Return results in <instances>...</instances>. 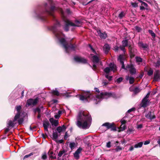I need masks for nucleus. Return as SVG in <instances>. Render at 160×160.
<instances>
[{
    "label": "nucleus",
    "instance_id": "nucleus-52",
    "mask_svg": "<svg viewBox=\"0 0 160 160\" xmlns=\"http://www.w3.org/2000/svg\"><path fill=\"white\" fill-rule=\"evenodd\" d=\"M150 92H148L143 98L146 99H148V98L150 96Z\"/></svg>",
    "mask_w": 160,
    "mask_h": 160
},
{
    "label": "nucleus",
    "instance_id": "nucleus-8",
    "mask_svg": "<svg viewBox=\"0 0 160 160\" xmlns=\"http://www.w3.org/2000/svg\"><path fill=\"white\" fill-rule=\"evenodd\" d=\"M112 94L111 93L103 92H101L100 94L96 96V98L98 99L107 98L111 97Z\"/></svg>",
    "mask_w": 160,
    "mask_h": 160
},
{
    "label": "nucleus",
    "instance_id": "nucleus-36",
    "mask_svg": "<svg viewBox=\"0 0 160 160\" xmlns=\"http://www.w3.org/2000/svg\"><path fill=\"white\" fill-rule=\"evenodd\" d=\"M34 111L35 113L37 112L38 114H40L41 113V110L40 108L38 107H37L34 109Z\"/></svg>",
    "mask_w": 160,
    "mask_h": 160
},
{
    "label": "nucleus",
    "instance_id": "nucleus-13",
    "mask_svg": "<svg viewBox=\"0 0 160 160\" xmlns=\"http://www.w3.org/2000/svg\"><path fill=\"white\" fill-rule=\"evenodd\" d=\"M145 117L151 120L155 119L156 118V116L154 115L153 112L151 111L149 112L147 114L145 115Z\"/></svg>",
    "mask_w": 160,
    "mask_h": 160
},
{
    "label": "nucleus",
    "instance_id": "nucleus-58",
    "mask_svg": "<svg viewBox=\"0 0 160 160\" xmlns=\"http://www.w3.org/2000/svg\"><path fill=\"white\" fill-rule=\"evenodd\" d=\"M141 5L142 6H145L146 8H147L148 6V4L144 2H142V3L141 4Z\"/></svg>",
    "mask_w": 160,
    "mask_h": 160
},
{
    "label": "nucleus",
    "instance_id": "nucleus-53",
    "mask_svg": "<svg viewBox=\"0 0 160 160\" xmlns=\"http://www.w3.org/2000/svg\"><path fill=\"white\" fill-rule=\"evenodd\" d=\"M150 92H148L143 98L146 99H148V98L150 96Z\"/></svg>",
    "mask_w": 160,
    "mask_h": 160
},
{
    "label": "nucleus",
    "instance_id": "nucleus-45",
    "mask_svg": "<svg viewBox=\"0 0 160 160\" xmlns=\"http://www.w3.org/2000/svg\"><path fill=\"white\" fill-rule=\"evenodd\" d=\"M14 122L12 121H10L8 123V125L9 126L11 127H13L14 126Z\"/></svg>",
    "mask_w": 160,
    "mask_h": 160
},
{
    "label": "nucleus",
    "instance_id": "nucleus-61",
    "mask_svg": "<svg viewBox=\"0 0 160 160\" xmlns=\"http://www.w3.org/2000/svg\"><path fill=\"white\" fill-rule=\"evenodd\" d=\"M121 122L122 125L125 124L127 122L126 121L124 120H121Z\"/></svg>",
    "mask_w": 160,
    "mask_h": 160
},
{
    "label": "nucleus",
    "instance_id": "nucleus-7",
    "mask_svg": "<svg viewBox=\"0 0 160 160\" xmlns=\"http://www.w3.org/2000/svg\"><path fill=\"white\" fill-rule=\"evenodd\" d=\"M79 99L82 101L86 100L87 102H89L88 99L90 98L92 95L90 92L84 93L83 95H79Z\"/></svg>",
    "mask_w": 160,
    "mask_h": 160
},
{
    "label": "nucleus",
    "instance_id": "nucleus-9",
    "mask_svg": "<svg viewBox=\"0 0 160 160\" xmlns=\"http://www.w3.org/2000/svg\"><path fill=\"white\" fill-rule=\"evenodd\" d=\"M66 24L65 25L64 29L66 31H68L69 30V26H70L74 27H79V25L75 24V23L70 22L69 20H67L65 21Z\"/></svg>",
    "mask_w": 160,
    "mask_h": 160
},
{
    "label": "nucleus",
    "instance_id": "nucleus-37",
    "mask_svg": "<svg viewBox=\"0 0 160 160\" xmlns=\"http://www.w3.org/2000/svg\"><path fill=\"white\" fill-rule=\"evenodd\" d=\"M34 153V152H31L30 153H29V154L28 155H26L24 157H23V159L24 160L25 159H26V158H28V157H29L32 156V155H33V154Z\"/></svg>",
    "mask_w": 160,
    "mask_h": 160
},
{
    "label": "nucleus",
    "instance_id": "nucleus-31",
    "mask_svg": "<svg viewBox=\"0 0 160 160\" xmlns=\"http://www.w3.org/2000/svg\"><path fill=\"white\" fill-rule=\"evenodd\" d=\"M66 152V151H65V150H60L58 154V156L59 157H61L62 156V155L64 153H65V152Z\"/></svg>",
    "mask_w": 160,
    "mask_h": 160
},
{
    "label": "nucleus",
    "instance_id": "nucleus-10",
    "mask_svg": "<svg viewBox=\"0 0 160 160\" xmlns=\"http://www.w3.org/2000/svg\"><path fill=\"white\" fill-rule=\"evenodd\" d=\"M74 60L76 62L82 64H86L88 62L87 59L81 57H75L74 58Z\"/></svg>",
    "mask_w": 160,
    "mask_h": 160
},
{
    "label": "nucleus",
    "instance_id": "nucleus-12",
    "mask_svg": "<svg viewBox=\"0 0 160 160\" xmlns=\"http://www.w3.org/2000/svg\"><path fill=\"white\" fill-rule=\"evenodd\" d=\"M153 79L156 82L158 81L160 79V71L159 70H156L154 72Z\"/></svg>",
    "mask_w": 160,
    "mask_h": 160
},
{
    "label": "nucleus",
    "instance_id": "nucleus-18",
    "mask_svg": "<svg viewBox=\"0 0 160 160\" xmlns=\"http://www.w3.org/2000/svg\"><path fill=\"white\" fill-rule=\"evenodd\" d=\"M103 48L105 53L107 54L108 53L110 48L108 44H105L103 46Z\"/></svg>",
    "mask_w": 160,
    "mask_h": 160
},
{
    "label": "nucleus",
    "instance_id": "nucleus-2",
    "mask_svg": "<svg viewBox=\"0 0 160 160\" xmlns=\"http://www.w3.org/2000/svg\"><path fill=\"white\" fill-rule=\"evenodd\" d=\"M45 11H43L40 14L38 15V17L39 18L43 21H47V17L44 15L45 14H48L51 16L53 20L56 21V25L52 27L53 30H55L56 26H60L59 22L58 21L55 19V16L54 15L53 12L55 9L56 8L54 6H51L49 8V7L48 6V4L47 3L44 4Z\"/></svg>",
    "mask_w": 160,
    "mask_h": 160
},
{
    "label": "nucleus",
    "instance_id": "nucleus-60",
    "mask_svg": "<svg viewBox=\"0 0 160 160\" xmlns=\"http://www.w3.org/2000/svg\"><path fill=\"white\" fill-rule=\"evenodd\" d=\"M68 135L67 132H66L65 133L64 136V139L65 140H66L67 139V138L68 137Z\"/></svg>",
    "mask_w": 160,
    "mask_h": 160
},
{
    "label": "nucleus",
    "instance_id": "nucleus-39",
    "mask_svg": "<svg viewBox=\"0 0 160 160\" xmlns=\"http://www.w3.org/2000/svg\"><path fill=\"white\" fill-rule=\"evenodd\" d=\"M69 146L71 149L72 150L74 148V146H75V143L74 142H71L69 144Z\"/></svg>",
    "mask_w": 160,
    "mask_h": 160
},
{
    "label": "nucleus",
    "instance_id": "nucleus-24",
    "mask_svg": "<svg viewBox=\"0 0 160 160\" xmlns=\"http://www.w3.org/2000/svg\"><path fill=\"white\" fill-rule=\"evenodd\" d=\"M20 114L21 113H17L16 114L13 120V122H15L18 119H19Z\"/></svg>",
    "mask_w": 160,
    "mask_h": 160
},
{
    "label": "nucleus",
    "instance_id": "nucleus-38",
    "mask_svg": "<svg viewBox=\"0 0 160 160\" xmlns=\"http://www.w3.org/2000/svg\"><path fill=\"white\" fill-rule=\"evenodd\" d=\"M135 29L138 32H140L142 30V28L138 26H136L135 27Z\"/></svg>",
    "mask_w": 160,
    "mask_h": 160
},
{
    "label": "nucleus",
    "instance_id": "nucleus-25",
    "mask_svg": "<svg viewBox=\"0 0 160 160\" xmlns=\"http://www.w3.org/2000/svg\"><path fill=\"white\" fill-rule=\"evenodd\" d=\"M52 93L53 95H56V96H59L60 93L57 90H53L52 91Z\"/></svg>",
    "mask_w": 160,
    "mask_h": 160
},
{
    "label": "nucleus",
    "instance_id": "nucleus-20",
    "mask_svg": "<svg viewBox=\"0 0 160 160\" xmlns=\"http://www.w3.org/2000/svg\"><path fill=\"white\" fill-rule=\"evenodd\" d=\"M92 61L93 63H98L99 62V59L97 56L94 55L92 57Z\"/></svg>",
    "mask_w": 160,
    "mask_h": 160
},
{
    "label": "nucleus",
    "instance_id": "nucleus-62",
    "mask_svg": "<svg viewBox=\"0 0 160 160\" xmlns=\"http://www.w3.org/2000/svg\"><path fill=\"white\" fill-rule=\"evenodd\" d=\"M134 131L133 128H128V130H127L128 132H129L130 133Z\"/></svg>",
    "mask_w": 160,
    "mask_h": 160
},
{
    "label": "nucleus",
    "instance_id": "nucleus-48",
    "mask_svg": "<svg viewBox=\"0 0 160 160\" xmlns=\"http://www.w3.org/2000/svg\"><path fill=\"white\" fill-rule=\"evenodd\" d=\"M138 3L132 2L131 5L133 7L136 8L138 6Z\"/></svg>",
    "mask_w": 160,
    "mask_h": 160
},
{
    "label": "nucleus",
    "instance_id": "nucleus-14",
    "mask_svg": "<svg viewBox=\"0 0 160 160\" xmlns=\"http://www.w3.org/2000/svg\"><path fill=\"white\" fill-rule=\"evenodd\" d=\"M82 148L79 147L74 153V156L76 159H78L79 158V154L81 152Z\"/></svg>",
    "mask_w": 160,
    "mask_h": 160
},
{
    "label": "nucleus",
    "instance_id": "nucleus-44",
    "mask_svg": "<svg viewBox=\"0 0 160 160\" xmlns=\"http://www.w3.org/2000/svg\"><path fill=\"white\" fill-rule=\"evenodd\" d=\"M153 72L152 69H150L148 72V75L149 76H151L153 73Z\"/></svg>",
    "mask_w": 160,
    "mask_h": 160
},
{
    "label": "nucleus",
    "instance_id": "nucleus-41",
    "mask_svg": "<svg viewBox=\"0 0 160 160\" xmlns=\"http://www.w3.org/2000/svg\"><path fill=\"white\" fill-rule=\"evenodd\" d=\"M24 121L23 118H21L18 120V123L19 125L22 124Z\"/></svg>",
    "mask_w": 160,
    "mask_h": 160
},
{
    "label": "nucleus",
    "instance_id": "nucleus-3",
    "mask_svg": "<svg viewBox=\"0 0 160 160\" xmlns=\"http://www.w3.org/2000/svg\"><path fill=\"white\" fill-rule=\"evenodd\" d=\"M77 47V46L75 43L72 44L70 41L69 42H67L66 45L65 46L64 48L65 49L66 52L69 53V49L75 51Z\"/></svg>",
    "mask_w": 160,
    "mask_h": 160
},
{
    "label": "nucleus",
    "instance_id": "nucleus-51",
    "mask_svg": "<svg viewBox=\"0 0 160 160\" xmlns=\"http://www.w3.org/2000/svg\"><path fill=\"white\" fill-rule=\"evenodd\" d=\"M53 125H54L55 126H57L59 123L58 122V120H55L54 121V122L53 123Z\"/></svg>",
    "mask_w": 160,
    "mask_h": 160
},
{
    "label": "nucleus",
    "instance_id": "nucleus-42",
    "mask_svg": "<svg viewBox=\"0 0 160 160\" xmlns=\"http://www.w3.org/2000/svg\"><path fill=\"white\" fill-rule=\"evenodd\" d=\"M57 130L58 133H60L63 131L62 128L61 126L58 127L57 128Z\"/></svg>",
    "mask_w": 160,
    "mask_h": 160
},
{
    "label": "nucleus",
    "instance_id": "nucleus-49",
    "mask_svg": "<svg viewBox=\"0 0 160 160\" xmlns=\"http://www.w3.org/2000/svg\"><path fill=\"white\" fill-rule=\"evenodd\" d=\"M125 47L122 46L121 45L119 46V48L121 49V50L123 51V52H125Z\"/></svg>",
    "mask_w": 160,
    "mask_h": 160
},
{
    "label": "nucleus",
    "instance_id": "nucleus-26",
    "mask_svg": "<svg viewBox=\"0 0 160 160\" xmlns=\"http://www.w3.org/2000/svg\"><path fill=\"white\" fill-rule=\"evenodd\" d=\"M52 137L54 140H56L58 137V135L56 132H53Z\"/></svg>",
    "mask_w": 160,
    "mask_h": 160
},
{
    "label": "nucleus",
    "instance_id": "nucleus-34",
    "mask_svg": "<svg viewBox=\"0 0 160 160\" xmlns=\"http://www.w3.org/2000/svg\"><path fill=\"white\" fill-rule=\"evenodd\" d=\"M122 126V125H121L119 132L123 131L126 129V127L125 125H123Z\"/></svg>",
    "mask_w": 160,
    "mask_h": 160
},
{
    "label": "nucleus",
    "instance_id": "nucleus-56",
    "mask_svg": "<svg viewBox=\"0 0 160 160\" xmlns=\"http://www.w3.org/2000/svg\"><path fill=\"white\" fill-rule=\"evenodd\" d=\"M75 22L76 23L75 24H77L78 25V24H79L81 23V22L80 21H79L78 20H76L75 21Z\"/></svg>",
    "mask_w": 160,
    "mask_h": 160
},
{
    "label": "nucleus",
    "instance_id": "nucleus-47",
    "mask_svg": "<svg viewBox=\"0 0 160 160\" xmlns=\"http://www.w3.org/2000/svg\"><path fill=\"white\" fill-rule=\"evenodd\" d=\"M123 80V78L122 77H120L118 78L116 80V82L117 83H119L121 82Z\"/></svg>",
    "mask_w": 160,
    "mask_h": 160
},
{
    "label": "nucleus",
    "instance_id": "nucleus-43",
    "mask_svg": "<svg viewBox=\"0 0 160 160\" xmlns=\"http://www.w3.org/2000/svg\"><path fill=\"white\" fill-rule=\"evenodd\" d=\"M16 108L18 112V113H21L20 110L22 108L21 106H16Z\"/></svg>",
    "mask_w": 160,
    "mask_h": 160
},
{
    "label": "nucleus",
    "instance_id": "nucleus-54",
    "mask_svg": "<svg viewBox=\"0 0 160 160\" xmlns=\"http://www.w3.org/2000/svg\"><path fill=\"white\" fill-rule=\"evenodd\" d=\"M105 77L106 78L108 79L109 81H110L112 80V76H109L108 75H107L105 76Z\"/></svg>",
    "mask_w": 160,
    "mask_h": 160
},
{
    "label": "nucleus",
    "instance_id": "nucleus-28",
    "mask_svg": "<svg viewBox=\"0 0 160 160\" xmlns=\"http://www.w3.org/2000/svg\"><path fill=\"white\" fill-rule=\"evenodd\" d=\"M135 59L137 62H142V59L139 57H136Z\"/></svg>",
    "mask_w": 160,
    "mask_h": 160
},
{
    "label": "nucleus",
    "instance_id": "nucleus-17",
    "mask_svg": "<svg viewBox=\"0 0 160 160\" xmlns=\"http://www.w3.org/2000/svg\"><path fill=\"white\" fill-rule=\"evenodd\" d=\"M149 102L148 99H146L143 98L141 104V107L144 108H146L147 106V103Z\"/></svg>",
    "mask_w": 160,
    "mask_h": 160
},
{
    "label": "nucleus",
    "instance_id": "nucleus-15",
    "mask_svg": "<svg viewBox=\"0 0 160 160\" xmlns=\"http://www.w3.org/2000/svg\"><path fill=\"white\" fill-rule=\"evenodd\" d=\"M50 125V123L48 121L47 119L46 120H44L43 123V126L45 131L48 132V127Z\"/></svg>",
    "mask_w": 160,
    "mask_h": 160
},
{
    "label": "nucleus",
    "instance_id": "nucleus-21",
    "mask_svg": "<svg viewBox=\"0 0 160 160\" xmlns=\"http://www.w3.org/2000/svg\"><path fill=\"white\" fill-rule=\"evenodd\" d=\"M59 42L62 45L63 47L64 48L65 46L66 45L67 43L65 39L63 38H62L59 40Z\"/></svg>",
    "mask_w": 160,
    "mask_h": 160
},
{
    "label": "nucleus",
    "instance_id": "nucleus-64",
    "mask_svg": "<svg viewBox=\"0 0 160 160\" xmlns=\"http://www.w3.org/2000/svg\"><path fill=\"white\" fill-rule=\"evenodd\" d=\"M135 109V108H133L129 110H128V111H127V112L128 113H130V112L134 110Z\"/></svg>",
    "mask_w": 160,
    "mask_h": 160
},
{
    "label": "nucleus",
    "instance_id": "nucleus-6",
    "mask_svg": "<svg viewBox=\"0 0 160 160\" xmlns=\"http://www.w3.org/2000/svg\"><path fill=\"white\" fill-rule=\"evenodd\" d=\"M38 101V98H37L35 99L30 98L27 100L26 106V107H29L32 105L35 106L37 104Z\"/></svg>",
    "mask_w": 160,
    "mask_h": 160
},
{
    "label": "nucleus",
    "instance_id": "nucleus-5",
    "mask_svg": "<svg viewBox=\"0 0 160 160\" xmlns=\"http://www.w3.org/2000/svg\"><path fill=\"white\" fill-rule=\"evenodd\" d=\"M128 49L130 58H134L137 53V49L131 44H129Z\"/></svg>",
    "mask_w": 160,
    "mask_h": 160
},
{
    "label": "nucleus",
    "instance_id": "nucleus-46",
    "mask_svg": "<svg viewBox=\"0 0 160 160\" xmlns=\"http://www.w3.org/2000/svg\"><path fill=\"white\" fill-rule=\"evenodd\" d=\"M124 56L123 55H120L119 56L118 60H119V61H122L124 59Z\"/></svg>",
    "mask_w": 160,
    "mask_h": 160
},
{
    "label": "nucleus",
    "instance_id": "nucleus-11",
    "mask_svg": "<svg viewBox=\"0 0 160 160\" xmlns=\"http://www.w3.org/2000/svg\"><path fill=\"white\" fill-rule=\"evenodd\" d=\"M126 68L129 69V71L130 73L133 75L135 74L136 73V69L134 68V65L132 63L129 64H128L126 66Z\"/></svg>",
    "mask_w": 160,
    "mask_h": 160
},
{
    "label": "nucleus",
    "instance_id": "nucleus-50",
    "mask_svg": "<svg viewBox=\"0 0 160 160\" xmlns=\"http://www.w3.org/2000/svg\"><path fill=\"white\" fill-rule=\"evenodd\" d=\"M122 150V148L120 146H117V147L115 148V150L117 152H118Z\"/></svg>",
    "mask_w": 160,
    "mask_h": 160
},
{
    "label": "nucleus",
    "instance_id": "nucleus-22",
    "mask_svg": "<svg viewBox=\"0 0 160 160\" xmlns=\"http://www.w3.org/2000/svg\"><path fill=\"white\" fill-rule=\"evenodd\" d=\"M138 45L139 47H141L143 48H146L148 47V45L146 44H144L142 42H139Z\"/></svg>",
    "mask_w": 160,
    "mask_h": 160
},
{
    "label": "nucleus",
    "instance_id": "nucleus-63",
    "mask_svg": "<svg viewBox=\"0 0 160 160\" xmlns=\"http://www.w3.org/2000/svg\"><path fill=\"white\" fill-rule=\"evenodd\" d=\"M50 150H51V149H50L49 150V151L48 152V155L49 156L50 155H52L53 154V152L51 151Z\"/></svg>",
    "mask_w": 160,
    "mask_h": 160
},
{
    "label": "nucleus",
    "instance_id": "nucleus-35",
    "mask_svg": "<svg viewBox=\"0 0 160 160\" xmlns=\"http://www.w3.org/2000/svg\"><path fill=\"white\" fill-rule=\"evenodd\" d=\"M111 70L109 67H107L104 69V72L107 74H108Z\"/></svg>",
    "mask_w": 160,
    "mask_h": 160
},
{
    "label": "nucleus",
    "instance_id": "nucleus-57",
    "mask_svg": "<svg viewBox=\"0 0 160 160\" xmlns=\"http://www.w3.org/2000/svg\"><path fill=\"white\" fill-rule=\"evenodd\" d=\"M49 121L51 123L52 125H53V123L54 122V121L55 120H54L53 118H51L49 119Z\"/></svg>",
    "mask_w": 160,
    "mask_h": 160
},
{
    "label": "nucleus",
    "instance_id": "nucleus-1",
    "mask_svg": "<svg viewBox=\"0 0 160 160\" xmlns=\"http://www.w3.org/2000/svg\"><path fill=\"white\" fill-rule=\"evenodd\" d=\"M77 119V125L79 128L84 129L89 128L90 126L89 123L91 122L92 120L91 117L87 111H80Z\"/></svg>",
    "mask_w": 160,
    "mask_h": 160
},
{
    "label": "nucleus",
    "instance_id": "nucleus-29",
    "mask_svg": "<svg viewBox=\"0 0 160 160\" xmlns=\"http://www.w3.org/2000/svg\"><path fill=\"white\" fill-rule=\"evenodd\" d=\"M148 32L153 38H154L155 37L156 34L152 30H149Z\"/></svg>",
    "mask_w": 160,
    "mask_h": 160
},
{
    "label": "nucleus",
    "instance_id": "nucleus-19",
    "mask_svg": "<svg viewBox=\"0 0 160 160\" xmlns=\"http://www.w3.org/2000/svg\"><path fill=\"white\" fill-rule=\"evenodd\" d=\"M109 68L111 71L115 72L117 71V66L113 63H110L109 64Z\"/></svg>",
    "mask_w": 160,
    "mask_h": 160
},
{
    "label": "nucleus",
    "instance_id": "nucleus-32",
    "mask_svg": "<svg viewBox=\"0 0 160 160\" xmlns=\"http://www.w3.org/2000/svg\"><path fill=\"white\" fill-rule=\"evenodd\" d=\"M135 81V79L134 78L132 77H130V79H129V83L130 84H132Z\"/></svg>",
    "mask_w": 160,
    "mask_h": 160
},
{
    "label": "nucleus",
    "instance_id": "nucleus-16",
    "mask_svg": "<svg viewBox=\"0 0 160 160\" xmlns=\"http://www.w3.org/2000/svg\"><path fill=\"white\" fill-rule=\"evenodd\" d=\"M98 35L102 39H105L107 37V34L105 32L102 33L100 30L97 31Z\"/></svg>",
    "mask_w": 160,
    "mask_h": 160
},
{
    "label": "nucleus",
    "instance_id": "nucleus-23",
    "mask_svg": "<svg viewBox=\"0 0 160 160\" xmlns=\"http://www.w3.org/2000/svg\"><path fill=\"white\" fill-rule=\"evenodd\" d=\"M122 45L126 47L127 46H128V39H125V40H123L122 41Z\"/></svg>",
    "mask_w": 160,
    "mask_h": 160
},
{
    "label": "nucleus",
    "instance_id": "nucleus-33",
    "mask_svg": "<svg viewBox=\"0 0 160 160\" xmlns=\"http://www.w3.org/2000/svg\"><path fill=\"white\" fill-rule=\"evenodd\" d=\"M125 14L124 12H122L119 14L118 17L121 19L125 16Z\"/></svg>",
    "mask_w": 160,
    "mask_h": 160
},
{
    "label": "nucleus",
    "instance_id": "nucleus-55",
    "mask_svg": "<svg viewBox=\"0 0 160 160\" xmlns=\"http://www.w3.org/2000/svg\"><path fill=\"white\" fill-rule=\"evenodd\" d=\"M160 66V60H158L156 63L155 67H159Z\"/></svg>",
    "mask_w": 160,
    "mask_h": 160
},
{
    "label": "nucleus",
    "instance_id": "nucleus-30",
    "mask_svg": "<svg viewBox=\"0 0 160 160\" xmlns=\"http://www.w3.org/2000/svg\"><path fill=\"white\" fill-rule=\"evenodd\" d=\"M48 158L47 156V155L46 153L44 152L43 154H42L41 157V158L44 160Z\"/></svg>",
    "mask_w": 160,
    "mask_h": 160
},
{
    "label": "nucleus",
    "instance_id": "nucleus-4",
    "mask_svg": "<svg viewBox=\"0 0 160 160\" xmlns=\"http://www.w3.org/2000/svg\"><path fill=\"white\" fill-rule=\"evenodd\" d=\"M102 126L106 127L107 130L110 129L111 131H117V127L116 125L114 122H105L102 124Z\"/></svg>",
    "mask_w": 160,
    "mask_h": 160
},
{
    "label": "nucleus",
    "instance_id": "nucleus-59",
    "mask_svg": "<svg viewBox=\"0 0 160 160\" xmlns=\"http://www.w3.org/2000/svg\"><path fill=\"white\" fill-rule=\"evenodd\" d=\"M111 143L110 142H108L107 143L106 147L108 148H110L111 147Z\"/></svg>",
    "mask_w": 160,
    "mask_h": 160
},
{
    "label": "nucleus",
    "instance_id": "nucleus-40",
    "mask_svg": "<svg viewBox=\"0 0 160 160\" xmlns=\"http://www.w3.org/2000/svg\"><path fill=\"white\" fill-rule=\"evenodd\" d=\"M140 91L139 88L138 87H136L134 89V92L135 94L137 93Z\"/></svg>",
    "mask_w": 160,
    "mask_h": 160
},
{
    "label": "nucleus",
    "instance_id": "nucleus-27",
    "mask_svg": "<svg viewBox=\"0 0 160 160\" xmlns=\"http://www.w3.org/2000/svg\"><path fill=\"white\" fill-rule=\"evenodd\" d=\"M143 144V142H140L134 145V147L135 148H141L142 145Z\"/></svg>",
    "mask_w": 160,
    "mask_h": 160
}]
</instances>
